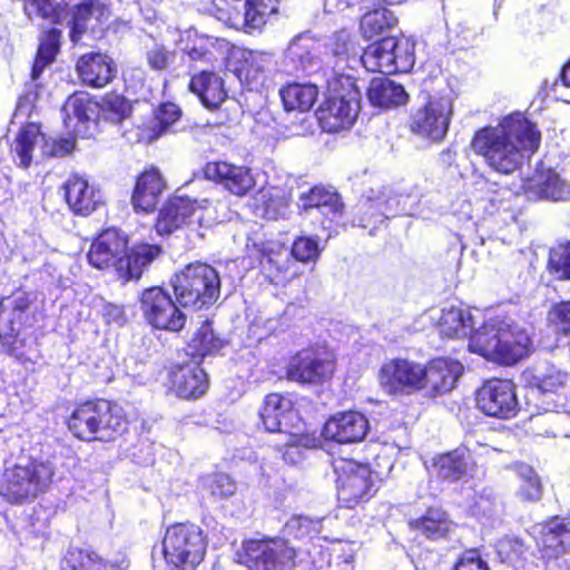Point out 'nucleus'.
Instances as JSON below:
<instances>
[{
    "mask_svg": "<svg viewBox=\"0 0 570 570\" xmlns=\"http://www.w3.org/2000/svg\"><path fill=\"white\" fill-rule=\"evenodd\" d=\"M540 145V134L522 114H511L497 126L479 129L471 141L472 150L493 171L511 175Z\"/></svg>",
    "mask_w": 570,
    "mask_h": 570,
    "instance_id": "1",
    "label": "nucleus"
},
{
    "mask_svg": "<svg viewBox=\"0 0 570 570\" xmlns=\"http://www.w3.org/2000/svg\"><path fill=\"white\" fill-rule=\"evenodd\" d=\"M334 62L344 66L345 72L355 75L362 65L372 72H407L414 65V45L407 39L386 37L368 46L362 55L346 30L336 32L330 43Z\"/></svg>",
    "mask_w": 570,
    "mask_h": 570,
    "instance_id": "2",
    "label": "nucleus"
},
{
    "mask_svg": "<svg viewBox=\"0 0 570 570\" xmlns=\"http://www.w3.org/2000/svg\"><path fill=\"white\" fill-rule=\"evenodd\" d=\"M160 253L159 246L150 244H139L127 253V237L116 228H108L95 238L87 257L91 266L111 267L120 279L128 282L138 279Z\"/></svg>",
    "mask_w": 570,
    "mask_h": 570,
    "instance_id": "3",
    "label": "nucleus"
},
{
    "mask_svg": "<svg viewBox=\"0 0 570 570\" xmlns=\"http://www.w3.org/2000/svg\"><path fill=\"white\" fill-rule=\"evenodd\" d=\"M530 347L528 333L509 318L493 317L474 330L469 350L484 358L511 365L523 358Z\"/></svg>",
    "mask_w": 570,
    "mask_h": 570,
    "instance_id": "4",
    "label": "nucleus"
},
{
    "mask_svg": "<svg viewBox=\"0 0 570 570\" xmlns=\"http://www.w3.org/2000/svg\"><path fill=\"white\" fill-rule=\"evenodd\" d=\"M333 75L327 81L328 98L318 110V119L324 131L336 132L350 129L361 109V88L352 72L344 66L333 62Z\"/></svg>",
    "mask_w": 570,
    "mask_h": 570,
    "instance_id": "5",
    "label": "nucleus"
},
{
    "mask_svg": "<svg viewBox=\"0 0 570 570\" xmlns=\"http://www.w3.org/2000/svg\"><path fill=\"white\" fill-rule=\"evenodd\" d=\"M122 410L107 400L80 404L68 420L69 430L80 440L111 441L126 429Z\"/></svg>",
    "mask_w": 570,
    "mask_h": 570,
    "instance_id": "6",
    "label": "nucleus"
},
{
    "mask_svg": "<svg viewBox=\"0 0 570 570\" xmlns=\"http://www.w3.org/2000/svg\"><path fill=\"white\" fill-rule=\"evenodd\" d=\"M176 301L196 311L208 308L220 295L219 273L213 266L195 262L175 273L170 279Z\"/></svg>",
    "mask_w": 570,
    "mask_h": 570,
    "instance_id": "7",
    "label": "nucleus"
},
{
    "mask_svg": "<svg viewBox=\"0 0 570 570\" xmlns=\"http://www.w3.org/2000/svg\"><path fill=\"white\" fill-rule=\"evenodd\" d=\"M207 539L194 523L169 527L163 540L165 560L173 570H195L204 560Z\"/></svg>",
    "mask_w": 570,
    "mask_h": 570,
    "instance_id": "8",
    "label": "nucleus"
},
{
    "mask_svg": "<svg viewBox=\"0 0 570 570\" xmlns=\"http://www.w3.org/2000/svg\"><path fill=\"white\" fill-rule=\"evenodd\" d=\"M53 466L50 462L29 460L6 469L0 494L11 503L33 500L45 492L51 483Z\"/></svg>",
    "mask_w": 570,
    "mask_h": 570,
    "instance_id": "9",
    "label": "nucleus"
},
{
    "mask_svg": "<svg viewBox=\"0 0 570 570\" xmlns=\"http://www.w3.org/2000/svg\"><path fill=\"white\" fill-rule=\"evenodd\" d=\"M332 465L337 499L343 507L353 509L373 495L374 484L368 466L344 458L333 460Z\"/></svg>",
    "mask_w": 570,
    "mask_h": 570,
    "instance_id": "10",
    "label": "nucleus"
},
{
    "mask_svg": "<svg viewBox=\"0 0 570 570\" xmlns=\"http://www.w3.org/2000/svg\"><path fill=\"white\" fill-rule=\"evenodd\" d=\"M217 18L229 27L252 33L261 30L268 16L276 13L265 0H212Z\"/></svg>",
    "mask_w": 570,
    "mask_h": 570,
    "instance_id": "11",
    "label": "nucleus"
},
{
    "mask_svg": "<svg viewBox=\"0 0 570 570\" xmlns=\"http://www.w3.org/2000/svg\"><path fill=\"white\" fill-rule=\"evenodd\" d=\"M140 311L146 322L155 330L179 332L187 316L159 286L146 288L140 294Z\"/></svg>",
    "mask_w": 570,
    "mask_h": 570,
    "instance_id": "12",
    "label": "nucleus"
},
{
    "mask_svg": "<svg viewBox=\"0 0 570 570\" xmlns=\"http://www.w3.org/2000/svg\"><path fill=\"white\" fill-rule=\"evenodd\" d=\"M334 371L333 353L326 350L307 348L299 351L291 358L286 375L293 382L317 384L330 380Z\"/></svg>",
    "mask_w": 570,
    "mask_h": 570,
    "instance_id": "13",
    "label": "nucleus"
},
{
    "mask_svg": "<svg viewBox=\"0 0 570 570\" xmlns=\"http://www.w3.org/2000/svg\"><path fill=\"white\" fill-rule=\"evenodd\" d=\"M244 550L249 570H293L296 553L283 540H249Z\"/></svg>",
    "mask_w": 570,
    "mask_h": 570,
    "instance_id": "14",
    "label": "nucleus"
},
{
    "mask_svg": "<svg viewBox=\"0 0 570 570\" xmlns=\"http://www.w3.org/2000/svg\"><path fill=\"white\" fill-rule=\"evenodd\" d=\"M423 376V365L406 358H392L382 364L377 380L387 394H411L422 390Z\"/></svg>",
    "mask_w": 570,
    "mask_h": 570,
    "instance_id": "15",
    "label": "nucleus"
},
{
    "mask_svg": "<svg viewBox=\"0 0 570 570\" xmlns=\"http://www.w3.org/2000/svg\"><path fill=\"white\" fill-rule=\"evenodd\" d=\"M452 114L453 101L450 96L433 97L414 112L411 129L432 140H442L449 130Z\"/></svg>",
    "mask_w": 570,
    "mask_h": 570,
    "instance_id": "16",
    "label": "nucleus"
},
{
    "mask_svg": "<svg viewBox=\"0 0 570 570\" xmlns=\"http://www.w3.org/2000/svg\"><path fill=\"white\" fill-rule=\"evenodd\" d=\"M209 200L191 199L177 195L168 200L160 209L155 228L159 235H167L194 220L203 224L204 212L208 208Z\"/></svg>",
    "mask_w": 570,
    "mask_h": 570,
    "instance_id": "17",
    "label": "nucleus"
},
{
    "mask_svg": "<svg viewBox=\"0 0 570 570\" xmlns=\"http://www.w3.org/2000/svg\"><path fill=\"white\" fill-rule=\"evenodd\" d=\"M478 407L489 416L508 419L518 412L514 385L508 380H490L476 393Z\"/></svg>",
    "mask_w": 570,
    "mask_h": 570,
    "instance_id": "18",
    "label": "nucleus"
},
{
    "mask_svg": "<svg viewBox=\"0 0 570 570\" xmlns=\"http://www.w3.org/2000/svg\"><path fill=\"white\" fill-rule=\"evenodd\" d=\"M261 420L268 432L291 433V430H298L299 419L294 410L291 397L271 393L261 409Z\"/></svg>",
    "mask_w": 570,
    "mask_h": 570,
    "instance_id": "19",
    "label": "nucleus"
},
{
    "mask_svg": "<svg viewBox=\"0 0 570 570\" xmlns=\"http://www.w3.org/2000/svg\"><path fill=\"white\" fill-rule=\"evenodd\" d=\"M204 174L207 179L223 185L226 190L238 197L247 195L256 185L250 168L225 161L208 163Z\"/></svg>",
    "mask_w": 570,
    "mask_h": 570,
    "instance_id": "20",
    "label": "nucleus"
},
{
    "mask_svg": "<svg viewBox=\"0 0 570 570\" xmlns=\"http://www.w3.org/2000/svg\"><path fill=\"white\" fill-rule=\"evenodd\" d=\"M368 421L364 414L356 411L337 413L326 421L322 434L326 440L337 443H357L364 440L368 432Z\"/></svg>",
    "mask_w": 570,
    "mask_h": 570,
    "instance_id": "21",
    "label": "nucleus"
},
{
    "mask_svg": "<svg viewBox=\"0 0 570 570\" xmlns=\"http://www.w3.org/2000/svg\"><path fill=\"white\" fill-rule=\"evenodd\" d=\"M61 111L68 128L77 135L87 136L90 125H96L99 119V102L87 92H75L69 96Z\"/></svg>",
    "mask_w": 570,
    "mask_h": 570,
    "instance_id": "22",
    "label": "nucleus"
},
{
    "mask_svg": "<svg viewBox=\"0 0 570 570\" xmlns=\"http://www.w3.org/2000/svg\"><path fill=\"white\" fill-rule=\"evenodd\" d=\"M321 43L309 33H301L289 42L285 65L288 72L312 73L321 66Z\"/></svg>",
    "mask_w": 570,
    "mask_h": 570,
    "instance_id": "23",
    "label": "nucleus"
},
{
    "mask_svg": "<svg viewBox=\"0 0 570 570\" xmlns=\"http://www.w3.org/2000/svg\"><path fill=\"white\" fill-rule=\"evenodd\" d=\"M422 390L429 393L444 394L452 391L463 373V365L452 358H435L423 366Z\"/></svg>",
    "mask_w": 570,
    "mask_h": 570,
    "instance_id": "24",
    "label": "nucleus"
},
{
    "mask_svg": "<svg viewBox=\"0 0 570 570\" xmlns=\"http://www.w3.org/2000/svg\"><path fill=\"white\" fill-rule=\"evenodd\" d=\"M181 117L180 108L174 102H165L158 106L148 122L137 126L135 131L125 132L128 139L138 142L150 144L167 132Z\"/></svg>",
    "mask_w": 570,
    "mask_h": 570,
    "instance_id": "25",
    "label": "nucleus"
},
{
    "mask_svg": "<svg viewBox=\"0 0 570 570\" xmlns=\"http://www.w3.org/2000/svg\"><path fill=\"white\" fill-rule=\"evenodd\" d=\"M170 382L176 394L183 399H197L208 386L207 374L196 362L173 367Z\"/></svg>",
    "mask_w": 570,
    "mask_h": 570,
    "instance_id": "26",
    "label": "nucleus"
},
{
    "mask_svg": "<svg viewBox=\"0 0 570 570\" xmlns=\"http://www.w3.org/2000/svg\"><path fill=\"white\" fill-rule=\"evenodd\" d=\"M66 199L71 210L81 216H88L104 204L100 189L90 185L82 177L73 176L65 185Z\"/></svg>",
    "mask_w": 570,
    "mask_h": 570,
    "instance_id": "27",
    "label": "nucleus"
},
{
    "mask_svg": "<svg viewBox=\"0 0 570 570\" xmlns=\"http://www.w3.org/2000/svg\"><path fill=\"white\" fill-rule=\"evenodd\" d=\"M274 66L275 59L271 52L243 50L237 76L250 90L258 89L264 85L266 72L272 70Z\"/></svg>",
    "mask_w": 570,
    "mask_h": 570,
    "instance_id": "28",
    "label": "nucleus"
},
{
    "mask_svg": "<svg viewBox=\"0 0 570 570\" xmlns=\"http://www.w3.org/2000/svg\"><path fill=\"white\" fill-rule=\"evenodd\" d=\"M77 70L85 83L96 88L109 83L116 72L111 58L100 52L83 55L77 62Z\"/></svg>",
    "mask_w": 570,
    "mask_h": 570,
    "instance_id": "29",
    "label": "nucleus"
},
{
    "mask_svg": "<svg viewBox=\"0 0 570 570\" xmlns=\"http://www.w3.org/2000/svg\"><path fill=\"white\" fill-rule=\"evenodd\" d=\"M538 546L551 557H558L570 549V520L553 518L539 528Z\"/></svg>",
    "mask_w": 570,
    "mask_h": 570,
    "instance_id": "30",
    "label": "nucleus"
},
{
    "mask_svg": "<svg viewBox=\"0 0 570 570\" xmlns=\"http://www.w3.org/2000/svg\"><path fill=\"white\" fill-rule=\"evenodd\" d=\"M291 195L285 188L262 187L253 197L252 206L256 216L277 219L287 214Z\"/></svg>",
    "mask_w": 570,
    "mask_h": 570,
    "instance_id": "31",
    "label": "nucleus"
},
{
    "mask_svg": "<svg viewBox=\"0 0 570 570\" xmlns=\"http://www.w3.org/2000/svg\"><path fill=\"white\" fill-rule=\"evenodd\" d=\"M297 205L301 209H317L322 215L334 222L341 217L343 203L337 193L323 186H314L299 195Z\"/></svg>",
    "mask_w": 570,
    "mask_h": 570,
    "instance_id": "32",
    "label": "nucleus"
},
{
    "mask_svg": "<svg viewBox=\"0 0 570 570\" xmlns=\"http://www.w3.org/2000/svg\"><path fill=\"white\" fill-rule=\"evenodd\" d=\"M165 183L160 173L153 168L142 173L136 183L132 193V205L137 210L151 212L157 206Z\"/></svg>",
    "mask_w": 570,
    "mask_h": 570,
    "instance_id": "33",
    "label": "nucleus"
},
{
    "mask_svg": "<svg viewBox=\"0 0 570 570\" xmlns=\"http://www.w3.org/2000/svg\"><path fill=\"white\" fill-rule=\"evenodd\" d=\"M189 88L212 110L218 108L227 97L223 79L210 71H202L191 77Z\"/></svg>",
    "mask_w": 570,
    "mask_h": 570,
    "instance_id": "34",
    "label": "nucleus"
},
{
    "mask_svg": "<svg viewBox=\"0 0 570 570\" xmlns=\"http://www.w3.org/2000/svg\"><path fill=\"white\" fill-rule=\"evenodd\" d=\"M367 98L374 107L387 109L405 105L409 95L403 86L391 79L377 77L370 82Z\"/></svg>",
    "mask_w": 570,
    "mask_h": 570,
    "instance_id": "35",
    "label": "nucleus"
},
{
    "mask_svg": "<svg viewBox=\"0 0 570 570\" xmlns=\"http://www.w3.org/2000/svg\"><path fill=\"white\" fill-rule=\"evenodd\" d=\"M412 530L430 540L445 538L453 528L448 514L439 508L429 509L422 517L409 522Z\"/></svg>",
    "mask_w": 570,
    "mask_h": 570,
    "instance_id": "36",
    "label": "nucleus"
},
{
    "mask_svg": "<svg viewBox=\"0 0 570 570\" xmlns=\"http://www.w3.org/2000/svg\"><path fill=\"white\" fill-rule=\"evenodd\" d=\"M475 323L469 311L458 306L444 307L439 321L442 335L450 338L465 337L471 335Z\"/></svg>",
    "mask_w": 570,
    "mask_h": 570,
    "instance_id": "37",
    "label": "nucleus"
},
{
    "mask_svg": "<svg viewBox=\"0 0 570 570\" xmlns=\"http://www.w3.org/2000/svg\"><path fill=\"white\" fill-rule=\"evenodd\" d=\"M434 466L440 479L453 482L465 478L470 473L472 462L466 451L455 450L439 456Z\"/></svg>",
    "mask_w": 570,
    "mask_h": 570,
    "instance_id": "38",
    "label": "nucleus"
},
{
    "mask_svg": "<svg viewBox=\"0 0 570 570\" xmlns=\"http://www.w3.org/2000/svg\"><path fill=\"white\" fill-rule=\"evenodd\" d=\"M30 305V298L24 292H17L13 296L0 303V332L11 335L19 332L21 316Z\"/></svg>",
    "mask_w": 570,
    "mask_h": 570,
    "instance_id": "39",
    "label": "nucleus"
},
{
    "mask_svg": "<svg viewBox=\"0 0 570 570\" xmlns=\"http://www.w3.org/2000/svg\"><path fill=\"white\" fill-rule=\"evenodd\" d=\"M224 47V41L195 32L188 35L183 51L194 61L212 62L217 59L218 55L223 53Z\"/></svg>",
    "mask_w": 570,
    "mask_h": 570,
    "instance_id": "40",
    "label": "nucleus"
},
{
    "mask_svg": "<svg viewBox=\"0 0 570 570\" xmlns=\"http://www.w3.org/2000/svg\"><path fill=\"white\" fill-rule=\"evenodd\" d=\"M318 96V88L313 83H288L281 90V97L286 110H309Z\"/></svg>",
    "mask_w": 570,
    "mask_h": 570,
    "instance_id": "41",
    "label": "nucleus"
},
{
    "mask_svg": "<svg viewBox=\"0 0 570 570\" xmlns=\"http://www.w3.org/2000/svg\"><path fill=\"white\" fill-rule=\"evenodd\" d=\"M61 570H122V567L105 562L94 551L69 549L61 561Z\"/></svg>",
    "mask_w": 570,
    "mask_h": 570,
    "instance_id": "42",
    "label": "nucleus"
},
{
    "mask_svg": "<svg viewBox=\"0 0 570 570\" xmlns=\"http://www.w3.org/2000/svg\"><path fill=\"white\" fill-rule=\"evenodd\" d=\"M61 31L57 28L50 29L40 40L37 57L31 69V80L33 87H38L36 81L42 71L49 66L59 51Z\"/></svg>",
    "mask_w": 570,
    "mask_h": 570,
    "instance_id": "43",
    "label": "nucleus"
},
{
    "mask_svg": "<svg viewBox=\"0 0 570 570\" xmlns=\"http://www.w3.org/2000/svg\"><path fill=\"white\" fill-rule=\"evenodd\" d=\"M43 139L45 136L36 122H29L20 129L14 141L13 151L21 167L30 166L32 151L36 146L43 142Z\"/></svg>",
    "mask_w": 570,
    "mask_h": 570,
    "instance_id": "44",
    "label": "nucleus"
},
{
    "mask_svg": "<svg viewBox=\"0 0 570 570\" xmlns=\"http://www.w3.org/2000/svg\"><path fill=\"white\" fill-rule=\"evenodd\" d=\"M397 22L394 12L385 7L375 8L366 12L361 19L363 36L372 39L393 28Z\"/></svg>",
    "mask_w": 570,
    "mask_h": 570,
    "instance_id": "45",
    "label": "nucleus"
},
{
    "mask_svg": "<svg viewBox=\"0 0 570 570\" xmlns=\"http://www.w3.org/2000/svg\"><path fill=\"white\" fill-rule=\"evenodd\" d=\"M225 345V341L213 330L212 323L204 322L189 343L191 353L200 357L219 352Z\"/></svg>",
    "mask_w": 570,
    "mask_h": 570,
    "instance_id": "46",
    "label": "nucleus"
},
{
    "mask_svg": "<svg viewBox=\"0 0 570 570\" xmlns=\"http://www.w3.org/2000/svg\"><path fill=\"white\" fill-rule=\"evenodd\" d=\"M568 382V374L552 364H544L534 370L531 384L542 393H556Z\"/></svg>",
    "mask_w": 570,
    "mask_h": 570,
    "instance_id": "47",
    "label": "nucleus"
},
{
    "mask_svg": "<svg viewBox=\"0 0 570 570\" xmlns=\"http://www.w3.org/2000/svg\"><path fill=\"white\" fill-rule=\"evenodd\" d=\"M28 16H37L55 24H62L68 18V10L61 0H27L24 6Z\"/></svg>",
    "mask_w": 570,
    "mask_h": 570,
    "instance_id": "48",
    "label": "nucleus"
},
{
    "mask_svg": "<svg viewBox=\"0 0 570 570\" xmlns=\"http://www.w3.org/2000/svg\"><path fill=\"white\" fill-rule=\"evenodd\" d=\"M100 12V3L97 1H89L76 7L71 16L68 12V18L63 19V23L66 22L70 28V38L73 43H77L85 32L88 21Z\"/></svg>",
    "mask_w": 570,
    "mask_h": 570,
    "instance_id": "49",
    "label": "nucleus"
},
{
    "mask_svg": "<svg viewBox=\"0 0 570 570\" xmlns=\"http://www.w3.org/2000/svg\"><path fill=\"white\" fill-rule=\"evenodd\" d=\"M548 269L557 279L570 281V242L550 248Z\"/></svg>",
    "mask_w": 570,
    "mask_h": 570,
    "instance_id": "50",
    "label": "nucleus"
},
{
    "mask_svg": "<svg viewBox=\"0 0 570 570\" xmlns=\"http://www.w3.org/2000/svg\"><path fill=\"white\" fill-rule=\"evenodd\" d=\"M130 104L119 95H107L99 104V119L121 124L130 115Z\"/></svg>",
    "mask_w": 570,
    "mask_h": 570,
    "instance_id": "51",
    "label": "nucleus"
},
{
    "mask_svg": "<svg viewBox=\"0 0 570 570\" xmlns=\"http://www.w3.org/2000/svg\"><path fill=\"white\" fill-rule=\"evenodd\" d=\"M518 475L521 480L520 488L518 490V497L522 501H538L542 495V487L538 474L534 470L527 465L521 464L518 466Z\"/></svg>",
    "mask_w": 570,
    "mask_h": 570,
    "instance_id": "52",
    "label": "nucleus"
},
{
    "mask_svg": "<svg viewBox=\"0 0 570 570\" xmlns=\"http://www.w3.org/2000/svg\"><path fill=\"white\" fill-rule=\"evenodd\" d=\"M381 207H383L382 198L373 189L370 190V194L363 197L356 205L355 224L364 228L375 227L377 224H381L382 222L371 218Z\"/></svg>",
    "mask_w": 570,
    "mask_h": 570,
    "instance_id": "53",
    "label": "nucleus"
},
{
    "mask_svg": "<svg viewBox=\"0 0 570 570\" xmlns=\"http://www.w3.org/2000/svg\"><path fill=\"white\" fill-rule=\"evenodd\" d=\"M377 196L382 198L383 207L373 214L371 217L372 219L374 217V220L376 222H384L392 216L407 214V196L404 197L403 195H391L390 190L379 191Z\"/></svg>",
    "mask_w": 570,
    "mask_h": 570,
    "instance_id": "54",
    "label": "nucleus"
},
{
    "mask_svg": "<svg viewBox=\"0 0 570 570\" xmlns=\"http://www.w3.org/2000/svg\"><path fill=\"white\" fill-rule=\"evenodd\" d=\"M542 198L553 202L570 200V184L556 173H549L539 185Z\"/></svg>",
    "mask_w": 570,
    "mask_h": 570,
    "instance_id": "55",
    "label": "nucleus"
},
{
    "mask_svg": "<svg viewBox=\"0 0 570 570\" xmlns=\"http://www.w3.org/2000/svg\"><path fill=\"white\" fill-rule=\"evenodd\" d=\"M354 554V543L337 542L330 549L328 567L332 570H353Z\"/></svg>",
    "mask_w": 570,
    "mask_h": 570,
    "instance_id": "56",
    "label": "nucleus"
},
{
    "mask_svg": "<svg viewBox=\"0 0 570 570\" xmlns=\"http://www.w3.org/2000/svg\"><path fill=\"white\" fill-rule=\"evenodd\" d=\"M202 483L204 490L208 491L214 498H228L236 492V483L225 473L206 475Z\"/></svg>",
    "mask_w": 570,
    "mask_h": 570,
    "instance_id": "57",
    "label": "nucleus"
},
{
    "mask_svg": "<svg viewBox=\"0 0 570 570\" xmlns=\"http://www.w3.org/2000/svg\"><path fill=\"white\" fill-rule=\"evenodd\" d=\"M549 325L562 334L570 333V301L559 302L551 306L548 312Z\"/></svg>",
    "mask_w": 570,
    "mask_h": 570,
    "instance_id": "58",
    "label": "nucleus"
},
{
    "mask_svg": "<svg viewBox=\"0 0 570 570\" xmlns=\"http://www.w3.org/2000/svg\"><path fill=\"white\" fill-rule=\"evenodd\" d=\"M146 60L153 70H164L174 62L175 52L163 45L154 43L146 51Z\"/></svg>",
    "mask_w": 570,
    "mask_h": 570,
    "instance_id": "59",
    "label": "nucleus"
},
{
    "mask_svg": "<svg viewBox=\"0 0 570 570\" xmlns=\"http://www.w3.org/2000/svg\"><path fill=\"white\" fill-rule=\"evenodd\" d=\"M497 552L502 562L514 564L523 554V543L517 538H503L497 543Z\"/></svg>",
    "mask_w": 570,
    "mask_h": 570,
    "instance_id": "60",
    "label": "nucleus"
},
{
    "mask_svg": "<svg viewBox=\"0 0 570 570\" xmlns=\"http://www.w3.org/2000/svg\"><path fill=\"white\" fill-rule=\"evenodd\" d=\"M292 255L301 262L315 261L320 255V246L312 237H298L292 246Z\"/></svg>",
    "mask_w": 570,
    "mask_h": 570,
    "instance_id": "61",
    "label": "nucleus"
},
{
    "mask_svg": "<svg viewBox=\"0 0 570 570\" xmlns=\"http://www.w3.org/2000/svg\"><path fill=\"white\" fill-rule=\"evenodd\" d=\"M298 430H291V433H283L285 435V450L283 452V459L289 464L298 463L304 452L299 446L302 439L298 435Z\"/></svg>",
    "mask_w": 570,
    "mask_h": 570,
    "instance_id": "62",
    "label": "nucleus"
},
{
    "mask_svg": "<svg viewBox=\"0 0 570 570\" xmlns=\"http://www.w3.org/2000/svg\"><path fill=\"white\" fill-rule=\"evenodd\" d=\"M36 99L37 92H33L32 90H28L19 98L13 112V122L23 124L31 117Z\"/></svg>",
    "mask_w": 570,
    "mask_h": 570,
    "instance_id": "63",
    "label": "nucleus"
},
{
    "mask_svg": "<svg viewBox=\"0 0 570 570\" xmlns=\"http://www.w3.org/2000/svg\"><path fill=\"white\" fill-rule=\"evenodd\" d=\"M454 570H490L478 550L464 551L455 563Z\"/></svg>",
    "mask_w": 570,
    "mask_h": 570,
    "instance_id": "64",
    "label": "nucleus"
}]
</instances>
